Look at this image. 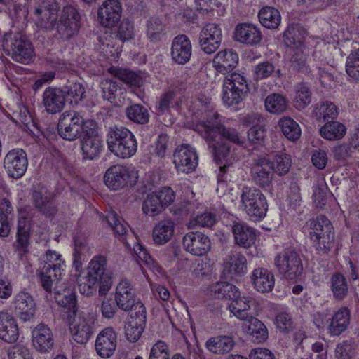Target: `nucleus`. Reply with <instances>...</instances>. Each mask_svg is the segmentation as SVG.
<instances>
[{
	"instance_id": "f257e3e1",
	"label": "nucleus",
	"mask_w": 359,
	"mask_h": 359,
	"mask_svg": "<svg viewBox=\"0 0 359 359\" xmlns=\"http://www.w3.org/2000/svg\"><path fill=\"white\" fill-rule=\"evenodd\" d=\"M219 117L216 113L209 114L205 119L196 123L194 128L212 149L214 159L217 163L225 158L229 152V147L224 140L239 145L243 143L239 133L233 128H226Z\"/></svg>"
},
{
	"instance_id": "f03ea898",
	"label": "nucleus",
	"mask_w": 359,
	"mask_h": 359,
	"mask_svg": "<svg viewBox=\"0 0 359 359\" xmlns=\"http://www.w3.org/2000/svg\"><path fill=\"white\" fill-rule=\"evenodd\" d=\"M107 143L109 151L122 158H129L137 151V143L135 135L122 126L109 128Z\"/></svg>"
},
{
	"instance_id": "7ed1b4c3",
	"label": "nucleus",
	"mask_w": 359,
	"mask_h": 359,
	"mask_svg": "<svg viewBox=\"0 0 359 359\" xmlns=\"http://www.w3.org/2000/svg\"><path fill=\"white\" fill-rule=\"evenodd\" d=\"M309 236L317 250L327 253L334 240L333 227L330 221L324 215H319L308 222Z\"/></svg>"
},
{
	"instance_id": "20e7f679",
	"label": "nucleus",
	"mask_w": 359,
	"mask_h": 359,
	"mask_svg": "<svg viewBox=\"0 0 359 359\" xmlns=\"http://www.w3.org/2000/svg\"><path fill=\"white\" fill-rule=\"evenodd\" d=\"M4 50L18 62L29 63L34 56V48L27 36L22 32H9L4 35Z\"/></svg>"
},
{
	"instance_id": "39448f33",
	"label": "nucleus",
	"mask_w": 359,
	"mask_h": 359,
	"mask_svg": "<svg viewBox=\"0 0 359 359\" xmlns=\"http://www.w3.org/2000/svg\"><path fill=\"white\" fill-rule=\"evenodd\" d=\"M242 210L250 220L257 222L263 219L268 210L266 196L257 188L245 187L241 195Z\"/></svg>"
},
{
	"instance_id": "423d86ee",
	"label": "nucleus",
	"mask_w": 359,
	"mask_h": 359,
	"mask_svg": "<svg viewBox=\"0 0 359 359\" xmlns=\"http://www.w3.org/2000/svg\"><path fill=\"white\" fill-rule=\"evenodd\" d=\"M275 264L279 273L289 280H296L303 271L300 256L291 248L285 249L276 257Z\"/></svg>"
},
{
	"instance_id": "0eeeda50",
	"label": "nucleus",
	"mask_w": 359,
	"mask_h": 359,
	"mask_svg": "<svg viewBox=\"0 0 359 359\" xmlns=\"http://www.w3.org/2000/svg\"><path fill=\"white\" fill-rule=\"evenodd\" d=\"M175 198V193L170 187H163L147 194L142 203V211L151 217L158 215L174 201Z\"/></svg>"
},
{
	"instance_id": "6e6552de",
	"label": "nucleus",
	"mask_w": 359,
	"mask_h": 359,
	"mask_svg": "<svg viewBox=\"0 0 359 359\" xmlns=\"http://www.w3.org/2000/svg\"><path fill=\"white\" fill-rule=\"evenodd\" d=\"M81 16L72 6L63 8L57 22L56 32L60 38L67 40L76 35L80 29Z\"/></svg>"
},
{
	"instance_id": "1a4fd4ad",
	"label": "nucleus",
	"mask_w": 359,
	"mask_h": 359,
	"mask_svg": "<svg viewBox=\"0 0 359 359\" xmlns=\"http://www.w3.org/2000/svg\"><path fill=\"white\" fill-rule=\"evenodd\" d=\"M137 172L134 170L115 165L107 170L104 176L105 184L111 189L117 190L128 184L134 185L137 180Z\"/></svg>"
},
{
	"instance_id": "9d476101",
	"label": "nucleus",
	"mask_w": 359,
	"mask_h": 359,
	"mask_svg": "<svg viewBox=\"0 0 359 359\" xmlns=\"http://www.w3.org/2000/svg\"><path fill=\"white\" fill-rule=\"evenodd\" d=\"M83 118L75 111H66L59 118L57 124L58 133L61 137L69 141H74L80 137L82 131Z\"/></svg>"
},
{
	"instance_id": "9b49d317",
	"label": "nucleus",
	"mask_w": 359,
	"mask_h": 359,
	"mask_svg": "<svg viewBox=\"0 0 359 359\" xmlns=\"http://www.w3.org/2000/svg\"><path fill=\"white\" fill-rule=\"evenodd\" d=\"M274 163L267 156H258L253 160L250 175L253 182L259 187H269L273 180Z\"/></svg>"
},
{
	"instance_id": "f8f14e48",
	"label": "nucleus",
	"mask_w": 359,
	"mask_h": 359,
	"mask_svg": "<svg viewBox=\"0 0 359 359\" xmlns=\"http://www.w3.org/2000/svg\"><path fill=\"white\" fill-rule=\"evenodd\" d=\"M95 318L90 313H81L70 320L69 330L75 341L85 344L90 338Z\"/></svg>"
},
{
	"instance_id": "ddd939ff",
	"label": "nucleus",
	"mask_w": 359,
	"mask_h": 359,
	"mask_svg": "<svg viewBox=\"0 0 359 359\" xmlns=\"http://www.w3.org/2000/svg\"><path fill=\"white\" fill-rule=\"evenodd\" d=\"M173 163L179 172L190 173L198 165V155L196 149L188 144L176 148L173 154Z\"/></svg>"
},
{
	"instance_id": "4468645a",
	"label": "nucleus",
	"mask_w": 359,
	"mask_h": 359,
	"mask_svg": "<svg viewBox=\"0 0 359 359\" xmlns=\"http://www.w3.org/2000/svg\"><path fill=\"white\" fill-rule=\"evenodd\" d=\"M222 40V29L216 23L206 24L199 34V45L207 54H212L216 51L219 48Z\"/></svg>"
},
{
	"instance_id": "2eb2a0df",
	"label": "nucleus",
	"mask_w": 359,
	"mask_h": 359,
	"mask_svg": "<svg viewBox=\"0 0 359 359\" xmlns=\"http://www.w3.org/2000/svg\"><path fill=\"white\" fill-rule=\"evenodd\" d=\"M121 13L119 0H105L98 8L97 21L104 27H114L120 20Z\"/></svg>"
},
{
	"instance_id": "dca6fc26",
	"label": "nucleus",
	"mask_w": 359,
	"mask_h": 359,
	"mask_svg": "<svg viewBox=\"0 0 359 359\" xmlns=\"http://www.w3.org/2000/svg\"><path fill=\"white\" fill-rule=\"evenodd\" d=\"M28 161L26 153L21 149L11 150L5 156L4 166L13 178H20L26 172Z\"/></svg>"
},
{
	"instance_id": "f3484780",
	"label": "nucleus",
	"mask_w": 359,
	"mask_h": 359,
	"mask_svg": "<svg viewBox=\"0 0 359 359\" xmlns=\"http://www.w3.org/2000/svg\"><path fill=\"white\" fill-rule=\"evenodd\" d=\"M184 249L195 256L205 255L211 248V242L208 236L200 231L187 233L182 240Z\"/></svg>"
},
{
	"instance_id": "a211bd4d",
	"label": "nucleus",
	"mask_w": 359,
	"mask_h": 359,
	"mask_svg": "<svg viewBox=\"0 0 359 359\" xmlns=\"http://www.w3.org/2000/svg\"><path fill=\"white\" fill-rule=\"evenodd\" d=\"M107 260L103 256L95 257L90 262L87 274L100 281L99 294L105 295L111 286L109 276L105 273Z\"/></svg>"
},
{
	"instance_id": "6ab92c4d",
	"label": "nucleus",
	"mask_w": 359,
	"mask_h": 359,
	"mask_svg": "<svg viewBox=\"0 0 359 359\" xmlns=\"http://www.w3.org/2000/svg\"><path fill=\"white\" fill-rule=\"evenodd\" d=\"M35 208L46 217H53L57 210L52 194L42 185L35 187L32 193Z\"/></svg>"
},
{
	"instance_id": "aec40b11",
	"label": "nucleus",
	"mask_w": 359,
	"mask_h": 359,
	"mask_svg": "<svg viewBox=\"0 0 359 359\" xmlns=\"http://www.w3.org/2000/svg\"><path fill=\"white\" fill-rule=\"evenodd\" d=\"M223 273L228 278H233L243 276L247 269V259L240 252L231 251L224 259Z\"/></svg>"
},
{
	"instance_id": "412c9836",
	"label": "nucleus",
	"mask_w": 359,
	"mask_h": 359,
	"mask_svg": "<svg viewBox=\"0 0 359 359\" xmlns=\"http://www.w3.org/2000/svg\"><path fill=\"white\" fill-rule=\"evenodd\" d=\"M114 300L120 309L132 311L136 303L135 292L131 283L122 279L116 286Z\"/></svg>"
},
{
	"instance_id": "4be33fe9",
	"label": "nucleus",
	"mask_w": 359,
	"mask_h": 359,
	"mask_svg": "<svg viewBox=\"0 0 359 359\" xmlns=\"http://www.w3.org/2000/svg\"><path fill=\"white\" fill-rule=\"evenodd\" d=\"M13 306L16 315L24 321L30 320L34 316L36 304L27 292L21 291L15 296Z\"/></svg>"
},
{
	"instance_id": "5701e85b",
	"label": "nucleus",
	"mask_w": 359,
	"mask_h": 359,
	"mask_svg": "<svg viewBox=\"0 0 359 359\" xmlns=\"http://www.w3.org/2000/svg\"><path fill=\"white\" fill-rule=\"evenodd\" d=\"M116 344L117 337L115 332L111 327H107L97 337L95 349L100 356L108 358L114 354Z\"/></svg>"
},
{
	"instance_id": "b1692460",
	"label": "nucleus",
	"mask_w": 359,
	"mask_h": 359,
	"mask_svg": "<svg viewBox=\"0 0 359 359\" xmlns=\"http://www.w3.org/2000/svg\"><path fill=\"white\" fill-rule=\"evenodd\" d=\"M32 333L33 346L38 352L48 353L53 348V334L47 325L39 324L34 328Z\"/></svg>"
},
{
	"instance_id": "393cba45",
	"label": "nucleus",
	"mask_w": 359,
	"mask_h": 359,
	"mask_svg": "<svg viewBox=\"0 0 359 359\" xmlns=\"http://www.w3.org/2000/svg\"><path fill=\"white\" fill-rule=\"evenodd\" d=\"M191 43L184 34L175 36L172 43L171 56L172 60L180 65L187 63L191 55Z\"/></svg>"
},
{
	"instance_id": "a878e982",
	"label": "nucleus",
	"mask_w": 359,
	"mask_h": 359,
	"mask_svg": "<svg viewBox=\"0 0 359 359\" xmlns=\"http://www.w3.org/2000/svg\"><path fill=\"white\" fill-rule=\"evenodd\" d=\"M65 97L64 92L60 88H48L43 95V104L49 114H56L61 111L65 106Z\"/></svg>"
},
{
	"instance_id": "bb28decb",
	"label": "nucleus",
	"mask_w": 359,
	"mask_h": 359,
	"mask_svg": "<svg viewBox=\"0 0 359 359\" xmlns=\"http://www.w3.org/2000/svg\"><path fill=\"white\" fill-rule=\"evenodd\" d=\"M212 62L218 72L225 74L236 67L238 62V55L232 49H225L216 54Z\"/></svg>"
},
{
	"instance_id": "cd10ccee",
	"label": "nucleus",
	"mask_w": 359,
	"mask_h": 359,
	"mask_svg": "<svg viewBox=\"0 0 359 359\" xmlns=\"http://www.w3.org/2000/svg\"><path fill=\"white\" fill-rule=\"evenodd\" d=\"M17 230V240L14 247L18 255L22 257L28 252L29 245L30 224L27 217L24 215L19 217Z\"/></svg>"
},
{
	"instance_id": "c85d7f7f",
	"label": "nucleus",
	"mask_w": 359,
	"mask_h": 359,
	"mask_svg": "<svg viewBox=\"0 0 359 359\" xmlns=\"http://www.w3.org/2000/svg\"><path fill=\"white\" fill-rule=\"evenodd\" d=\"M18 328L15 318L6 311H0V339L8 343L18 339Z\"/></svg>"
},
{
	"instance_id": "c756f323",
	"label": "nucleus",
	"mask_w": 359,
	"mask_h": 359,
	"mask_svg": "<svg viewBox=\"0 0 359 359\" xmlns=\"http://www.w3.org/2000/svg\"><path fill=\"white\" fill-rule=\"evenodd\" d=\"M232 233L235 242L243 248H249L255 243V231L243 222L234 221L232 225Z\"/></svg>"
},
{
	"instance_id": "7c9ffc66",
	"label": "nucleus",
	"mask_w": 359,
	"mask_h": 359,
	"mask_svg": "<svg viewBox=\"0 0 359 359\" xmlns=\"http://www.w3.org/2000/svg\"><path fill=\"white\" fill-rule=\"evenodd\" d=\"M250 277L254 287L258 292L264 293L272 291L275 279L273 274L268 269L264 268L255 269Z\"/></svg>"
},
{
	"instance_id": "2f4dec72",
	"label": "nucleus",
	"mask_w": 359,
	"mask_h": 359,
	"mask_svg": "<svg viewBox=\"0 0 359 359\" xmlns=\"http://www.w3.org/2000/svg\"><path fill=\"white\" fill-rule=\"evenodd\" d=\"M175 224L171 219L159 221L152 231L153 241L156 245H164L169 242L174 236Z\"/></svg>"
},
{
	"instance_id": "473e14b6",
	"label": "nucleus",
	"mask_w": 359,
	"mask_h": 359,
	"mask_svg": "<svg viewBox=\"0 0 359 359\" xmlns=\"http://www.w3.org/2000/svg\"><path fill=\"white\" fill-rule=\"evenodd\" d=\"M235 36L238 41L249 45L259 43L262 35L260 30L252 24H241L236 26Z\"/></svg>"
},
{
	"instance_id": "72a5a7b5",
	"label": "nucleus",
	"mask_w": 359,
	"mask_h": 359,
	"mask_svg": "<svg viewBox=\"0 0 359 359\" xmlns=\"http://www.w3.org/2000/svg\"><path fill=\"white\" fill-rule=\"evenodd\" d=\"M306 34V30L299 25H292L283 34V41L291 50L304 48L303 42Z\"/></svg>"
},
{
	"instance_id": "f704fd0d",
	"label": "nucleus",
	"mask_w": 359,
	"mask_h": 359,
	"mask_svg": "<svg viewBox=\"0 0 359 359\" xmlns=\"http://www.w3.org/2000/svg\"><path fill=\"white\" fill-rule=\"evenodd\" d=\"M205 348L215 355L229 353L234 347L233 339L226 335H219L210 337L205 342Z\"/></svg>"
},
{
	"instance_id": "c9c22d12",
	"label": "nucleus",
	"mask_w": 359,
	"mask_h": 359,
	"mask_svg": "<svg viewBox=\"0 0 359 359\" xmlns=\"http://www.w3.org/2000/svg\"><path fill=\"white\" fill-rule=\"evenodd\" d=\"M35 13L38 16L36 20V25L38 27L50 32L56 29L57 10L56 8H37Z\"/></svg>"
},
{
	"instance_id": "e433bc0d",
	"label": "nucleus",
	"mask_w": 359,
	"mask_h": 359,
	"mask_svg": "<svg viewBox=\"0 0 359 359\" xmlns=\"http://www.w3.org/2000/svg\"><path fill=\"white\" fill-rule=\"evenodd\" d=\"M350 311L346 307H341L330 319L328 325L329 333L338 336L343 332L350 323Z\"/></svg>"
},
{
	"instance_id": "4c0bfd02",
	"label": "nucleus",
	"mask_w": 359,
	"mask_h": 359,
	"mask_svg": "<svg viewBox=\"0 0 359 359\" xmlns=\"http://www.w3.org/2000/svg\"><path fill=\"white\" fill-rule=\"evenodd\" d=\"M232 302L229 305V309L231 313L237 318L245 321L251 318L252 315L248 312L251 308L254 300L250 297L239 296L234 299H231Z\"/></svg>"
},
{
	"instance_id": "58836bf2",
	"label": "nucleus",
	"mask_w": 359,
	"mask_h": 359,
	"mask_svg": "<svg viewBox=\"0 0 359 359\" xmlns=\"http://www.w3.org/2000/svg\"><path fill=\"white\" fill-rule=\"evenodd\" d=\"M243 326L253 341L261 343L268 338V330L264 324L259 319L252 316L251 318L245 320Z\"/></svg>"
},
{
	"instance_id": "ea45409f",
	"label": "nucleus",
	"mask_w": 359,
	"mask_h": 359,
	"mask_svg": "<svg viewBox=\"0 0 359 359\" xmlns=\"http://www.w3.org/2000/svg\"><path fill=\"white\" fill-rule=\"evenodd\" d=\"M65 262L62 256L55 251L48 250L45 256L44 264L43 266V275L46 276L51 269H53V277L62 276Z\"/></svg>"
},
{
	"instance_id": "a19ab883",
	"label": "nucleus",
	"mask_w": 359,
	"mask_h": 359,
	"mask_svg": "<svg viewBox=\"0 0 359 359\" xmlns=\"http://www.w3.org/2000/svg\"><path fill=\"white\" fill-rule=\"evenodd\" d=\"M102 141L100 137L83 138L81 140L83 158L97 159L102 151Z\"/></svg>"
},
{
	"instance_id": "79ce46f5",
	"label": "nucleus",
	"mask_w": 359,
	"mask_h": 359,
	"mask_svg": "<svg viewBox=\"0 0 359 359\" xmlns=\"http://www.w3.org/2000/svg\"><path fill=\"white\" fill-rule=\"evenodd\" d=\"M211 295L215 299H234L240 293L238 289L227 282H217L210 287Z\"/></svg>"
},
{
	"instance_id": "37998d69",
	"label": "nucleus",
	"mask_w": 359,
	"mask_h": 359,
	"mask_svg": "<svg viewBox=\"0 0 359 359\" xmlns=\"http://www.w3.org/2000/svg\"><path fill=\"white\" fill-rule=\"evenodd\" d=\"M330 283L335 299L342 301L348 295V282L342 273L339 272L334 273L330 277Z\"/></svg>"
},
{
	"instance_id": "c03bdc74",
	"label": "nucleus",
	"mask_w": 359,
	"mask_h": 359,
	"mask_svg": "<svg viewBox=\"0 0 359 359\" xmlns=\"http://www.w3.org/2000/svg\"><path fill=\"white\" fill-rule=\"evenodd\" d=\"M311 90L307 83H297L294 87V107L298 110L305 109L311 102Z\"/></svg>"
},
{
	"instance_id": "a18cd8bd",
	"label": "nucleus",
	"mask_w": 359,
	"mask_h": 359,
	"mask_svg": "<svg viewBox=\"0 0 359 359\" xmlns=\"http://www.w3.org/2000/svg\"><path fill=\"white\" fill-rule=\"evenodd\" d=\"M260 23L268 29H276L280 23L281 17L278 10L266 6L262 8L258 15Z\"/></svg>"
},
{
	"instance_id": "49530a36",
	"label": "nucleus",
	"mask_w": 359,
	"mask_h": 359,
	"mask_svg": "<svg viewBox=\"0 0 359 359\" xmlns=\"http://www.w3.org/2000/svg\"><path fill=\"white\" fill-rule=\"evenodd\" d=\"M55 291L56 302L68 313L69 319L72 318V316H76V313L78 307L75 294L67 292V294H62L60 293V290L57 289V286L55 287Z\"/></svg>"
},
{
	"instance_id": "de8ad7c7",
	"label": "nucleus",
	"mask_w": 359,
	"mask_h": 359,
	"mask_svg": "<svg viewBox=\"0 0 359 359\" xmlns=\"http://www.w3.org/2000/svg\"><path fill=\"white\" fill-rule=\"evenodd\" d=\"M264 105L266 111L269 113L279 114L287 109L288 102L284 95L272 93L266 97Z\"/></svg>"
},
{
	"instance_id": "09e8293b",
	"label": "nucleus",
	"mask_w": 359,
	"mask_h": 359,
	"mask_svg": "<svg viewBox=\"0 0 359 359\" xmlns=\"http://www.w3.org/2000/svg\"><path fill=\"white\" fill-rule=\"evenodd\" d=\"M283 135L291 141L298 140L301 136V129L299 124L292 118L284 116L278 122Z\"/></svg>"
},
{
	"instance_id": "8fccbe9b",
	"label": "nucleus",
	"mask_w": 359,
	"mask_h": 359,
	"mask_svg": "<svg viewBox=\"0 0 359 359\" xmlns=\"http://www.w3.org/2000/svg\"><path fill=\"white\" fill-rule=\"evenodd\" d=\"M146 34L151 41H158L165 34V25L160 18L151 17L147 21Z\"/></svg>"
},
{
	"instance_id": "3c124183",
	"label": "nucleus",
	"mask_w": 359,
	"mask_h": 359,
	"mask_svg": "<svg viewBox=\"0 0 359 359\" xmlns=\"http://www.w3.org/2000/svg\"><path fill=\"white\" fill-rule=\"evenodd\" d=\"M323 137L334 140L342 138L346 133L345 126L337 121L327 122L320 130Z\"/></svg>"
},
{
	"instance_id": "603ef678",
	"label": "nucleus",
	"mask_w": 359,
	"mask_h": 359,
	"mask_svg": "<svg viewBox=\"0 0 359 359\" xmlns=\"http://www.w3.org/2000/svg\"><path fill=\"white\" fill-rule=\"evenodd\" d=\"M313 113L318 120L326 121L329 119H334L337 118L338 116V109L334 104L326 101L318 104Z\"/></svg>"
},
{
	"instance_id": "864d4df0",
	"label": "nucleus",
	"mask_w": 359,
	"mask_h": 359,
	"mask_svg": "<svg viewBox=\"0 0 359 359\" xmlns=\"http://www.w3.org/2000/svg\"><path fill=\"white\" fill-rule=\"evenodd\" d=\"M126 114L130 121L139 124L148 123L149 118L147 109L139 104L128 107L126 109Z\"/></svg>"
},
{
	"instance_id": "5fc2aeb1",
	"label": "nucleus",
	"mask_w": 359,
	"mask_h": 359,
	"mask_svg": "<svg viewBox=\"0 0 359 359\" xmlns=\"http://www.w3.org/2000/svg\"><path fill=\"white\" fill-rule=\"evenodd\" d=\"M62 91L65 94V100L71 104H78L85 95L84 87L79 83H74L69 86L64 87Z\"/></svg>"
},
{
	"instance_id": "6e6d98bb",
	"label": "nucleus",
	"mask_w": 359,
	"mask_h": 359,
	"mask_svg": "<svg viewBox=\"0 0 359 359\" xmlns=\"http://www.w3.org/2000/svg\"><path fill=\"white\" fill-rule=\"evenodd\" d=\"M106 220L114 230L115 235L118 236L120 240L124 241V236L128 231V226L123 219L115 212H111L106 216Z\"/></svg>"
},
{
	"instance_id": "4d7b16f0",
	"label": "nucleus",
	"mask_w": 359,
	"mask_h": 359,
	"mask_svg": "<svg viewBox=\"0 0 359 359\" xmlns=\"http://www.w3.org/2000/svg\"><path fill=\"white\" fill-rule=\"evenodd\" d=\"M134 253L137 259L144 263L150 270L155 272H160L161 267L158 263L151 258L147 249L142 245L137 243L133 246Z\"/></svg>"
},
{
	"instance_id": "13d9d810",
	"label": "nucleus",
	"mask_w": 359,
	"mask_h": 359,
	"mask_svg": "<svg viewBox=\"0 0 359 359\" xmlns=\"http://www.w3.org/2000/svg\"><path fill=\"white\" fill-rule=\"evenodd\" d=\"M223 83L229 86H231L233 90L240 92V93L246 94L248 90V86L245 78L238 73H231L225 76Z\"/></svg>"
},
{
	"instance_id": "bf43d9fd",
	"label": "nucleus",
	"mask_w": 359,
	"mask_h": 359,
	"mask_svg": "<svg viewBox=\"0 0 359 359\" xmlns=\"http://www.w3.org/2000/svg\"><path fill=\"white\" fill-rule=\"evenodd\" d=\"M271 163H274L273 173L280 176L286 175L291 167V158L286 154H276Z\"/></svg>"
},
{
	"instance_id": "052dcab7",
	"label": "nucleus",
	"mask_w": 359,
	"mask_h": 359,
	"mask_svg": "<svg viewBox=\"0 0 359 359\" xmlns=\"http://www.w3.org/2000/svg\"><path fill=\"white\" fill-rule=\"evenodd\" d=\"M304 48L292 50L290 59L291 67L298 72L307 73L308 67L306 65V55L304 53Z\"/></svg>"
},
{
	"instance_id": "680f3d73",
	"label": "nucleus",
	"mask_w": 359,
	"mask_h": 359,
	"mask_svg": "<svg viewBox=\"0 0 359 359\" xmlns=\"http://www.w3.org/2000/svg\"><path fill=\"white\" fill-rule=\"evenodd\" d=\"M245 95L233 90L231 86H229L223 83L222 100L226 105L238 104L244 98Z\"/></svg>"
},
{
	"instance_id": "e2e57ef3",
	"label": "nucleus",
	"mask_w": 359,
	"mask_h": 359,
	"mask_svg": "<svg viewBox=\"0 0 359 359\" xmlns=\"http://www.w3.org/2000/svg\"><path fill=\"white\" fill-rule=\"evenodd\" d=\"M118 304L111 297H104L100 305L102 316L105 319L113 318L118 312Z\"/></svg>"
},
{
	"instance_id": "0e129e2a",
	"label": "nucleus",
	"mask_w": 359,
	"mask_h": 359,
	"mask_svg": "<svg viewBox=\"0 0 359 359\" xmlns=\"http://www.w3.org/2000/svg\"><path fill=\"white\" fill-rule=\"evenodd\" d=\"M100 282L94 277H90L86 274L85 277L78 279V287L79 292L87 297L92 295L97 289V284Z\"/></svg>"
},
{
	"instance_id": "69168bd1",
	"label": "nucleus",
	"mask_w": 359,
	"mask_h": 359,
	"mask_svg": "<svg viewBox=\"0 0 359 359\" xmlns=\"http://www.w3.org/2000/svg\"><path fill=\"white\" fill-rule=\"evenodd\" d=\"M110 72L121 81L133 86H139L141 81L140 77L135 73L126 69L111 67Z\"/></svg>"
},
{
	"instance_id": "338daca9",
	"label": "nucleus",
	"mask_w": 359,
	"mask_h": 359,
	"mask_svg": "<svg viewBox=\"0 0 359 359\" xmlns=\"http://www.w3.org/2000/svg\"><path fill=\"white\" fill-rule=\"evenodd\" d=\"M143 324L137 323L133 320H128L125 325V334L126 339L130 342L137 341L143 331Z\"/></svg>"
},
{
	"instance_id": "774afa93",
	"label": "nucleus",
	"mask_w": 359,
	"mask_h": 359,
	"mask_svg": "<svg viewBox=\"0 0 359 359\" xmlns=\"http://www.w3.org/2000/svg\"><path fill=\"white\" fill-rule=\"evenodd\" d=\"M168 345L163 341H158L151 348L149 359H169Z\"/></svg>"
}]
</instances>
